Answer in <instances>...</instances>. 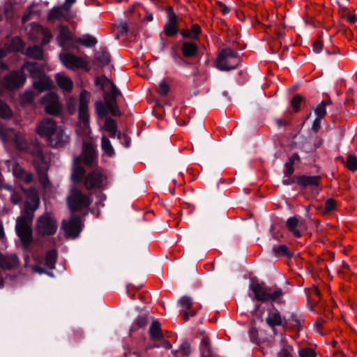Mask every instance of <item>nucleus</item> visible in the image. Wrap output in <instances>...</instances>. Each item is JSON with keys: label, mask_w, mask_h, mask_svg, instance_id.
<instances>
[{"label": "nucleus", "mask_w": 357, "mask_h": 357, "mask_svg": "<svg viewBox=\"0 0 357 357\" xmlns=\"http://www.w3.org/2000/svg\"><path fill=\"white\" fill-rule=\"evenodd\" d=\"M74 2L75 0H66V1L62 6V8L65 9L66 10H68Z\"/></svg>", "instance_id": "680f3d73"}, {"label": "nucleus", "mask_w": 357, "mask_h": 357, "mask_svg": "<svg viewBox=\"0 0 357 357\" xmlns=\"http://www.w3.org/2000/svg\"><path fill=\"white\" fill-rule=\"evenodd\" d=\"M96 59L102 65L108 64L110 61L109 54L105 50L97 52L96 54Z\"/></svg>", "instance_id": "4c0bfd02"}, {"label": "nucleus", "mask_w": 357, "mask_h": 357, "mask_svg": "<svg viewBox=\"0 0 357 357\" xmlns=\"http://www.w3.org/2000/svg\"><path fill=\"white\" fill-rule=\"evenodd\" d=\"M67 202L70 209L73 211L86 208L91 204L90 197L75 188L71 190Z\"/></svg>", "instance_id": "9d476101"}, {"label": "nucleus", "mask_w": 357, "mask_h": 357, "mask_svg": "<svg viewBox=\"0 0 357 357\" xmlns=\"http://www.w3.org/2000/svg\"><path fill=\"white\" fill-rule=\"evenodd\" d=\"M286 172H285V174L286 175H290L291 174H292V172H294V169H293V161H288L287 163H286Z\"/></svg>", "instance_id": "4d7b16f0"}, {"label": "nucleus", "mask_w": 357, "mask_h": 357, "mask_svg": "<svg viewBox=\"0 0 357 357\" xmlns=\"http://www.w3.org/2000/svg\"><path fill=\"white\" fill-rule=\"evenodd\" d=\"M76 99L70 98L68 102V107L71 113H74L76 110Z\"/></svg>", "instance_id": "864d4df0"}, {"label": "nucleus", "mask_w": 357, "mask_h": 357, "mask_svg": "<svg viewBox=\"0 0 357 357\" xmlns=\"http://www.w3.org/2000/svg\"><path fill=\"white\" fill-rule=\"evenodd\" d=\"M282 295V291L281 289H278L273 291L270 289V300L275 301L277 298H280Z\"/></svg>", "instance_id": "603ef678"}, {"label": "nucleus", "mask_w": 357, "mask_h": 357, "mask_svg": "<svg viewBox=\"0 0 357 357\" xmlns=\"http://www.w3.org/2000/svg\"><path fill=\"white\" fill-rule=\"evenodd\" d=\"M169 89V86L164 81L161 82L159 84L158 92L160 93V94H161L162 96H165L166 94H167Z\"/></svg>", "instance_id": "09e8293b"}, {"label": "nucleus", "mask_w": 357, "mask_h": 357, "mask_svg": "<svg viewBox=\"0 0 357 357\" xmlns=\"http://www.w3.org/2000/svg\"><path fill=\"white\" fill-rule=\"evenodd\" d=\"M31 9H32V8H30L29 9V10H28V11H29V14L25 15L22 17V21H23V22H25L26 21H27V20H28V19H29V14H31V12H32V11H31Z\"/></svg>", "instance_id": "69168bd1"}, {"label": "nucleus", "mask_w": 357, "mask_h": 357, "mask_svg": "<svg viewBox=\"0 0 357 357\" xmlns=\"http://www.w3.org/2000/svg\"><path fill=\"white\" fill-rule=\"evenodd\" d=\"M63 228L66 234L75 238L82 230V222L79 218H72L68 221H63Z\"/></svg>", "instance_id": "4468645a"}, {"label": "nucleus", "mask_w": 357, "mask_h": 357, "mask_svg": "<svg viewBox=\"0 0 357 357\" xmlns=\"http://www.w3.org/2000/svg\"><path fill=\"white\" fill-rule=\"evenodd\" d=\"M22 69L29 71L33 79H37L33 81V84L39 92L45 91L52 87V81L49 77L44 75L37 63L27 62L24 63Z\"/></svg>", "instance_id": "6e6552de"}, {"label": "nucleus", "mask_w": 357, "mask_h": 357, "mask_svg": "<svg viewBox=\"0 0 357 357\" xmlns=\"http://www.w3.org/2000/svg\"><path fill=\"white\" fill-rule=\"evenodd\" d=\"M179 351L183 356H189L191 352L190 344L187 342H183L180 346Z\"/></svg>", "instance_id": "de8ad7c7"}, {"label": "nucleus", "mask_w": 357, "mask_h": 357, "mask_svg": "<svg viewBox=\"0 0 357 357\" xmlns=\"http://www.w3.org/2000/svg\"><path fill=\"white\" fill-rule=\"evenodd\" d=\"M178 303L183 309L184 319H188L190 317H192L195 314L196 312L193 309H191L192 300L190 296H182L178 300Z\"/></svg>", "instance_id": "aec40b11"}, {"label": "nucleus", "mask_w": 357, "mask_h": 357, "mask_svg": "<svg viewBox=\"0 0 357 357\" xmlns=\"http://www.w3.org/2000/svg\"><path fill=\"white\" fill-rule=\"evenodd\" d=\"M101 146L105 153H106L109 156H112L114 154V150L109 140L105 136H102V137Z\"/></svg>", "instance_id": "473e14b6"}, {"label": "nucleus", "mask_w": 357, "mask_h": 357, "mask_svg": "<svg viewBox=\"0 0 357 357\" xmlns=\"http://www.w3.org/2000/svg\"><path fill=\"white\" fill-rule=\"evenodd\" d=\"M25 79L26 78L22 71L13 72L5 78L4 85L8 89L17 88L22 86Z\"/></svg>", "instance_id": "2eb2a0df"}, {"label": "nucleus", "mask_w": 357, "mask_h": 357, "mask_svg": "<svg viewBox=\"0 0 357 357\" xmlns=\"http://www.w3.org/2000/svg\"><path fill=\"white\" fill-rule=\"evenodd\" d=\"M36 133L47 139L53 147H60L69 141V136L62 126L56 124L54 120L45 118L36 126Z\"/></svg>", "instance_id": "f03ea898"}, {"label": "nucleus", "mask_w": 357, "mask_h": 357, "mask_svg": "<svg viewBox=\"0 0 357 357\" xmlns=\"http://www.w3.org/2000/svg\"><path fill=\"white\" fill-rule=\"evenodd\" d=\"M302 100V97L300 96H295L291 100V106L295 111H298L300 107V104Z\"/></svg>", "instance_id": "8fccbe9b"}, {"label": "nucleus", "mask_w": 357, "mask_h": 357, "mask_svg": "<svg viewBox=\"0 0 357 357\" xmlns=\"http://www.w3.org/2000/svg\"><path fill=\"white\" fill-rule=\"evenodd\" d=\"M96 84L105 91L104 100L107 109L113 115H117L119 112L116 105V98L120 94V91L105 76L96 78Z\"/></svg>", "instance_id": "20e7f679"}, {"label": "nucleus", "mask_w": 357, "mask_h": 357, "mask_svg": "<svg viewBox=\"0 0 357 357\" xmlns=\"http://www.w3.org/2000/svg\"><path fill=\"white\" fill-rule=\"evenodd\" d=\"M59 31L60 34L63 37V38L66 40L68 37V29L64 26H60L59 27Z\"/></svg>", "instance_id": "6e6d98bb"}, {"label": "nucleus", "mask_w": 357, "mask_h": 357, "mask_svg": "<svg viewBox=\"0 0 357 357\" xmlns=\"http://www.w3.org/2000/svg\"><path fill=\"white\" fill-rule=\"evenodd\" d=\"M13 166V174L15 178L25 183H29L32 181V175L31 173L25 171L19 164L11 162Z\"/></svg>", "instance_id": "6ab92c4d"}, {"label": "nucleus", "mask_w": 357, "mask_h": 357, "mask_svg": "<svg viewBox=\"0 0 357 357\" xmlns=\"http://www.w3.org/2000/svg\"><path fill=\"white\" fill-rule=\"evenodd\" d=\"M322 47H323L322 42L320 40H317L314 43L313 46H312V50H313L314 52L319 53L321 51Z\"/></svg>", "instance_id": "5fc2aeb1"}, {"label": "nucleus", "mask_w": 357, "mask_h": 357, "mask_svg": "<svg viewBox=\"0 0 357 357\" xmlns=\"http://www.w3.org/2000/svg\"><path fill=\"white\" fill-rule=\"evenodd\" d=\"M96 112L99 117H104L107 114V110L104 104L101 101L96 102L95 104Z\"/></svg>", "instance_id": "c03bdc74"}, {"label": "nucleus", "mask_w": 357, "mask_h": 357, "mask_svg": "<svg viewBox=\"0 0 357 357\" xmlns=\"http://www.w3.org/2000/svg\"><path fill=\"white\" fill-rule=\"evenodd\" d=\"M78 43L86 47H91L97 43V40L91 36L86 35L77 40Z\"/></svg>", "instance_id": "c9c22d12"}, {"label": "nucleus", "mask_w": 357, "mask_h": 357, "mask_svg": "<svg viewBox=\"0 0 357 357\" xmlns=\"http://www.w3.org/2000/svg\"><path fill=\"white\" fill-rule=\"evenodd\" d=\"M346 17L351 23L357 22V14H347Z\"/></svg>", "instance_id": "052dcab7"}, {"label": "nucleus", "mask_w": 357, "mask_h": 357, "mask_svg": "<svg viewBox=\"0 0 357 357\" xmlns=\"http://www.w3.org/2000/svg\"><path fill=\"white\" fill-rule=\"evenodd\" d=\"M299 354L301 357H316L314 351L310 348L301 349Z\"/></svg>", "instance_id": "49530a36"}, {"label": "nucleus", "mask_w": 357, "mask_h": 357, "mask_svg": "<svg viewBox=\"0 0 357 357\" xmlns=\"http://www.w3.org/2000/svg\"><path fill=\"white\" fill-rule=\"evenodd\" d=\"M266 321L271 327L275 326H282L284 328L288 327V321L285 318H282L280 313L277 310L269 311Z\"/></svg>", "instance_id": "a211bd4d"}, {"label": "nucleus", "mask_w": 357, "mask_h": 357, "mask_svg": "<svg viewBox=\"0 0 357 357\" xmlns=\"http://www.w3.org/2000/svg\"><path fill=\"white\" fill-rule=\"evenodd\" d=\"M331 101H321L315 108L314 112L317 117L323 118L326 113V107L327 105L331 104Z\"/></svg>", "instance_id": "58836bf2"}, {"label": "nucleus", "mask_w": 357, "mask_h": 357, "mask_svg": "<svg viewBox=\"0 0 357 357\" xmlns=\"http://www.w3.org/2000/svg\"><path fill=\"white\" fill-rule=\"evenodd\" d=\"M345 165L348 169L356 171L357 169V158L352 155H349Z\"/></svg>", "instance_id": "79ce46f5"}, {"label": "nucleus", "mask_w": 357, "mask_h": 357, "mask_svg": "<svg viewBox=\"0 0 357 357\" xmlns=\"http://www.w3.org/2000/svg\"><path fill=\"white\" fill-rule=\"evenodd\" d=\"M201 31V29L199 25L193 24L191 29H187L182 33L185 38H195Z\"/></svg>", "instance_id": "f704fd0d"}, {"label": "nucleus", "mask_w": 357, "mask_h": 357, "mask_svg": "<svg viewBox=\"0 0 357 357\" xmlns=\"http://www.w3.org/2000/svg\"><path fill=\"white\" fill-rule=\"evenodd\" d=\"M335 202L334 199H329L326 202L325 211L330 212L335 208Z\"/></svg>", "instance_id": "3c124183"}, {"label": "nucleus", "mask_w": 357, "mask_h": 357, "mask_svg": "<svg viewBox=\"0 0 357 357\" xmlns=\"http://www.w3.org/2000/svg\"><path fill=\"white\" fill-rule=\"evenodd\" d=\"M90 93L83 91L79 96V123L77 128V132L79 135L89 136L91 133V128L89 122V102Z\"/></svg>", "instance_id": "39448f33"}, {"label": "nucleus", "mask_w": 357, "mask_h": 357, "mask_svg": "<svg viewBox=\"0 0 357 357\" xmlns=\"http://www.w3.org/2000/svg\"><path fill=\"white\" fill-rule=\"evenodd\" d=\"M13 116V112L6 103L0 100V117L9 119Z\"/></svg>", "instance_id": "72a5a7b5"}, {"label": "nucleus", "mask_w": 357, "mask_h": 357, "mask_svg": "<svg viewBox=\"0 0 357 357\" xmlns=\"http://www.w3.org/2000/svg\"><path fill=\"white\" fill-rule=\"evenodd\" d=\"M149 335L154 341L160 340L163 338L161 325L158 321L154 320L152 321L149 327Z\"/></svg>", "instance_id": "b1692460"}, {"label": "nucleus", "mask_w": 357, "mask_h": 357, "mask_svg": "<svg viewBox=\"0 0 357 357\" xmlns=\"http://www.w3.org/2000/svg\"><path fill=\"white\" fill-rule=\"evenodd\" d=\"M320 123H321V118L317 117L314 119V121L312 123V128L314 132H317L318 130V129L320 127Z\"/></svg>", "instance_id": "13d9d810"}, {"label": "nucleus", "mask_w": 357, "mask_h": 357, "mask_svg": "<svg viewBox=\"0 0 357 357\" xmlns=\"http://www.w3.org/2000/svg\"><path fill=\"white\" fill-rule=\"evenodd\" d=\"M136 322L139 327H142L146 324L147 320L145 317H140L136 320Z\"/></svg>", "instance_id": "bf43d9fd"}, {"label": "nucleus", "mask_w": 357, "mask_h": 357, "mask_svg": "<svg viewBox=\"0 0 357 357\" xmlns=\"http://www.w3.org/2000/svg\"><path fill=\"white\" fill-rule=\"evenodd\" d=\"M36 229L40 234L51 235L56 232L57 225L54 217L45 213L38 219Z\"/></svg>", "instance_id": "f8f14e48"}, {"label": "nucleus", "mask_w": 357, "mask_h": 357, "mask_svg": "<svg viewBox=\"0 0 357 357\" xmlns=\"http://www.w3.org/2000/svg\"><path fill=\"white\" fill-rule=\"evenodd\" d=\"M26 54L30 57L39 59L43 57V52L41 47L38 46H34L32 47H29L26 50Z\"/></svg>", "instance_id": "2f4dec72"}, {"label": "nucleus", "mask_w": 357, "mask_h": 357, "mask_svg": "<svg viewBox=\"0 0 357 357\" xmlns=\"http://www.w3.org/2000/svg\"><path fill=\"white\" fill-rule=\"evenodd\" d=\"M200 356L201 357H212L209 342L206 337H204L201 342Z\"/></svg>", "instance_id": "cd10ccee"}, {"label": "nucleus", "mask_w": 357, "mask_h": 357, "mask_svg": "<svg viewBox=\"0 0 357 357\" xmlns=\"http://www.w3.org/2000/svg\"><path fill=\"white\" fill-rule=\"evenodd\" d=\"M23 47V42L22 40L17 37H15L12 39L10 45L9 47L10 50L12 51H19Z\"/></svg>", "instance_id": "37998d69"}, {"label": "nucleus", "mask_w": 357, "mask_h": 357, "mask_svg": "<svg viewBox=\"0 0 357 357\" xmlns=\"http://www.w3.org/2000/svg\"><path fill=\"white\" fill-rule=\"evenodd\" d=\"M56 82L58 86L63 91L70 92L73 86V81L64 74L58 73L55 75Z\"/></svg>", "instance_id": "4be33fe9"}, {"label": "nucleus", "mask_w": 357, "mask_h": 357, "mask_svg": "<svg viewBox=\"0 0 357 357\" xmlns=\"http://www.w3.org/2000/svg\"><path fill=\"white\" fill-rule=\"evenodd\" d=\"M33 157V164L38 174L40 184L45 190H50L52 188V183L47 176V171L50 162V157L45 153L39 146L36 150L31 152Z\"/></svg>", "instance_id": "7ed1b4c3"}, {"label": "nucleus", "mask_w": 357, "mask_h": 357, "mask_svg": "<svg viewBox=\"0 0 357 357\" xmlns=\"http://www.w3.org/2000/svg\"><path fill=\"white\" fill-rule=\"evenodd\" d=\"M162 347L165 349H169L172 348V344L169 342L165 341L163 342Z\"/></svg>", "instance_id": "338daca9"}, {"label": "nucleus", "mask_w": 357, "mask_h": 357, "mask_svg": "<svg viewBox=\"0 0 357 357\" xmlns=\"http://www.w3.org/2000/svg\"><path fill=\"white\" fill-rule=\"evenodd\" d=\"M105 129L109 132L111 137H114L116 132V125L115 121L109 118L105 120Z\"/></svg>", "instance_id": "e433bc0d"}, {"label": "nucleus", "mask_w": 357, "mask_h": 357, "mask_svg": "<svg viewBox=\"0 0 357 357\" xmlns=\"http://www.w3.org/2000/svg\"><path fill=\"white\" fill-rule=\"evenodd\" d=\"M273 250L276 256H285L291 257L293 253L288 250L285 245H275L273 248Z\"/></svg>", "instance_id": "c85d7f7f"}, {"label": "nucleus", "mask_w": 357, "mask_h": 357, "mask_svg": "<svg viewBox=\"0 0 357 357\" xmlns=\"http://www.w3.org/2000/svg\"><path fill=\"white\" fill-rule=\"evenodd\" d=\"M63 17L61 8L59 7L53 8L49 13L47 19L49 20H61Z\"/></svg>", "instance_id": "a19ab883"}, {"label": "nucleus", "mask_w": 357, "mask_h": 357, "mask_svg": "<svg viewBox=\"0 0 357 357\" xmlns=\"http://www.w3.org/2000/svg\"><path fill=\"white\" fill-rule=\"evenodd\" d=\"M59 59L62 64L70 70L86 69L88 66V62L84 57L77 56L71 53H61Z\"/></svg>", "instance_id": "9b49d317"}, {"label": "nucleus", "mask_w": 357, "mask_h": 357, "mask_svg": "<svg viewBox=\"0 0 357 357\" xmlns=\"http://www.w3.org/2000/svg\"><path fill=\"white\" fill-rule=\"evenodd\" d=\"M250 289L253 292L256 300L262 302L270 301V289H267L257 282H253L250 285Z\"/></svg>", "instance_id": "f3484780"}, {"label": "nucleus", "mask_w": 357, "mask_h": 357, "mask_svg": "<svg viewBox=\"0 0 357 357\" xmlns=\"http://www.w3.org/2000/svg\"><path fill=\"white\" fill-rule=\"evenodd\" d=\"M40 199L36 189L27 192L26 200L24 208L16 220L15 229L24 245H28L32 241L31 224L34 212L39 206Z\"/></svg>", "instance_id": "f257e3e1"}, {"label": "nucleus", "mask_w": 357, "mask_h": 357, "mask_svg": "<svg viewBox=\"0 0 357 357\" xmlns=\"http://www.w3.org/2000/svg\"><path fill=\"white\" fill-rule=\"evenodd\" d=\"M57 254L55 250L49 251L45 257L44 264L45 266L50 269H53L54 268V264L56 262Z\"/></svg>", "instance_id": "bb28decb"}, {"label": "nucleus", "mask_w": 357, "mask_h": 357, "mask_svg": "<svg viewBox=\"0 0 357 357\" xmlns=\"http://www.w3.org/2000/svg\"><path fill=\"white\" fill-rule=\"evenodd\" d=\"M4 229L3 227V224L1 221L0 220V239H3L4 238Z\"/></svg>", "instance_id": "0e129e2a"}, {"label": "nucleus", "mask_w": 357, "mask_h": 357, "mask_svg": "<svg viewBox=\"0 0 357 357\" xmlns=\"http://www.w3.org/2000/svg\"><path fill=\"white\" fill-rule=\"evenodd\" d=\"M219 7L224 14H227L229 11V8L222 3H219Z\"/></svg>", "instance_id": "e2e57ef3"}, {"label": "nucleus", "mask_w": 357, "mask_h": 357, "mask_svg": "<svg viewBox=\"0 0 357 357\" xmlns=\"http://www.w3.org/2000/svg\"><path fill=\"white\" fill-rule=\"evenodd\" d=\"M126 357H139V355L137 352H132L126 354Z\"/></svg>", "instance_id": "774afa93"}, {"label": "nucleus", "mask_w": 357, "mask_h": 357, "mask_svg": "<svg viewBox=\"0 0 357 357\" xmlns=\"http://www.w3.org/2000/svg\"><path fill=\"white\" fill-rule=\"evenodd\" d=\"M17 264V259L13 255H2L0 253V267L3 269H10Z\"/></svg>", "instance_id": "5701e85b"}, {"label": "nucleus", "mask_w": 357, "mask_h": 357, "mask_svg": "<svg viewBox=\"0 0 357 357\" xmlns=\"http://www.w3.org/2000/svg\"><path fill=\"white\" fill-rule=\"evenodd\" d=\"M2 188L10 192V201L13 204H17L21 201V195L15 191L11 185H3Z\"/></svg>", "instance_id": "7c9ffc66"}, {"label": "nucleus", "mask_w": 357, "mask_h": 357, "mask_svg": "<svg viewBox=\"0 0 357 357\" xmlns=\"http://www.w3.org/2000/svg\"><path fill=\"white\" fill-rule=\"evenodd\" d=\"M41 103L44 105L45 112L49 114L56 115L59 114L61 108L57 95L53 92L48 93L43 96Z\"/></svg>", "instance_id": "ddd939ff"}, {"label": "nucleus", "mask_w": 357, "mask_h": 357, "mask_svg": "<svg viewBox=\"0 0 357 357\" xmlns=\"http://www.w3.org/2000/svg\"><path fill=\"white\" fill-rule=\"evenodd\" d=\"M241 59L230 48L222 50L217 59L216 67L220 70H230L236 68L240 63Z\"/></svg>", "instance_id": "1a4fd4ad"}, {"label": "nucleus", "mask_w": 357, "mask_h": 357, "mask_svg": "<svg viewBox=\"0 0 357 357\" xmlns=\"http://www.w3.org/2000/svg\"><path fill=\"white\" fill-rule=\"evenodd\" d=\"M0 139L5 144L13 145L19 151H26L29 148L28 141L22 132L6 128L1 122Z\"/></svg>", "instance_id": "423d86ee"}, {"label": "nucleus", "mask_w": 357, "mask_h": 357, "mask_svg": "<svg viewBox=\"0 0 357 357\" xmlns=\"http://www.w3.org/2000/svg\"><path fill=\"white\" fill-rule=\"evenodd\" d=\"M169 20L165 26V32L167 36H173L177 33L176 16L171 7L167 10Z\"/></svg>", "instance_id": "412c9836"}, {"label": "nucleus", "mask_w": 357, "mask_h": 357, "mask_svg": "<svg viewBox=\"0 0 357 357\" xmlns=\"http://www.w3.org/2000/svg\"><path fill=\"white\" fill-rule=\"evenodd\" d=\"M299 185H318V177L316 176H303L299 178L298 181Z\"/></svg>", "instance_id": "c756f323"}, {"label": "nucleus", "mask_w": 357, "mask_h": 357, "mask_svg": "<svg viewBox=\"0 0 357 357\" xmlns=\"http://www.w3.org/2000/svg\"><path fill=\"white\" fill-rule=\"evenodd\" d=\"M287 227L289 231H291L294 235L296 237H301V234L297 229L298 225H301V222L296 217L289 218L286 222Z\"/></svg>", "instance_id": "393cba45"}, {"label": "nucleus", "mask_w": 357, "mask_h": 357, "mask_svg": "<svg viewBox=\"0 0 357 357\" xmlns=\"http://www.w3.org/2000/svg\"><path fill=\"white\" fill-rule=\"evenodd\" d=\"M105 176L102 173L98 170L89 174L85 179V186L90 189L93 188H100L103 185Z\"/></svg>", "instance_id": "dca6fc26"}, {"label": "nucleus", "mask_w": 357, "mask_h": 357, "mask_svg": "<svg viewBox=\"0 0 357 357\" xmlns=\"http://www.w3.org/2000/svg\"><path fill=\"white\" fill-rule=\"evenodd\" d=\"M35 95L31 90H27L20 96V102L23 105L31 103L34 99Z\"/></svg>", "instance_id": "ea45409f"}, {"label": "nucleus", "mask_w": 357, "mask_h": 357, "mask_svg": "<svg viewBox=\"0 0 357 357\" xmlns=\"http://www.w3.org/2000/svg\"><path fill=\"white\" fill-rule=\"evenodd\" d=\"M95 158L96 151L93 144L92 143H84L82 155L80 158L75 159L73 166L71 177L74 181H79L84 174V169L79 165L80 160L82 159L85 164L89 165L93 163Z\"/></svg>", "instance_id": "0eeeda50"}, {"label": "nucleus", "mask_w": 357, "mask_h": 357, "mask_svg": "<svg viewBox=\"0 0 357 357\" xmlns=\"http://www.w3.org/2000/svg\"><path fill=\"white\" fill-rule=\"evenodd\" d=\"M183 54L185 56L192 57L197 51V47L193 43H184L182 47Z\"/></svg>", "instance_id": "a878e982"}, {"label": "nucleus", "mask_w": 357, "mask_h": 357, "mask_svg": "<svg viewBox=\"0 0 357 357\" xmlns=\"http://www.w3.org/2000/svg\"><path fill=\"white\" fill-rule=\"evenodd\" d=\"M38 29L40 31L41 34L43 35V44H47L52 37V34L47 29H45L41 26H38Z\"/></svg>", "instance_id": "a18cd8bd"}]
</instances>
